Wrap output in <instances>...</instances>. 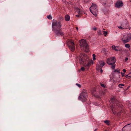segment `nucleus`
Segmentation results:
<instances>
[{"instance_id":"nucleus-6","label":"nucleus","mask_w":131,"mask_h":131,"mask_svg":"<svg viewBox=\"0 0 131 131\" xmlns=\"http://www.w3.org/2000/svg\"><path fill=\"white\" fill-rule=\"evenodd\" d=\"M90 10L92 14L95 16H96L98 10L96 5L93 3L90 8Z\"/></svg>"},{"instance_id":"nucleus-32","label":"nucleus","mask_w":131,"mask_h":131,"mask_svg":"<svg viewBox=\"0 0 131 131\" xmlns=\"http://www.w3.org/2000/svg\"><path fill=\"white\" fill-rule=\"evenodd\" d=\"M128 77H130V75H126V78H128Z\"/></svg>"},{"instance_id":"nucleus-37","label":"nucleus","mask_w":131,"mask_h":131,"mask_svg":"<svg viewBox=\"0 0 131 131\" xmlns=\"http://www.w3.org/2000/svg\"><path fill=\"white\" fill-rule=\"evenodd\" d=\"M97 129H95L94 131H97Z\"/></svg>"},{"instance_id":"nucleus-34","label":"nucleus","mask_w":131,"mask_h":131,"mask_svg":"<svg viewBox=\"0 0 131 131\" xmlns=\"http://www.w3.org/2000/svg\"><path fill=\"white\" fill-rule=\"evenodd\" d=\"M93 30H96L97 28L96 27H95V28H93Z\"/></svg>"},{"instance_id":"nucleus-17","label":"nucleus","mask_w":131,"mask_h":131,"mask_svg":"<svg viewBox=\"0 0 131 131\" xmlns=\"http://www.w3.org/2000/svg\"><path fill=\"white\" fill-rule=\"evenodd\" d=\"M104 122L107 125L110 124V121L108 120H106L104 121Z\"/></svg>"},{"instance_id":"nucleus-26","label":"nucleus","mask_w":131,"mask_h":131,"mask_svg":"<svg viewBox=\"0 0 131 131\" xmlns=\"http://www.w3.org/2000/svg\"><path fill=\"white\" fill-rule=\"evenodd\" d=\"M121 74L122 76L123 77L124 76V73H122V72H121Z\"/></svg>"},{"instance_id":"nucleus-39","label":"nucleus","mask_w":131,"mask_h":131,"mask_svg":"<svg viewBox=\"0 0 131 131\" xmlns=\"http://www.w3.org/2000/svg\"><path fill=\"white\" fill-rule=\"evenodd\" d=\"M130 2H131V0H130Z\"/></svg>"},{"instance_id":"nucleus-18","label":"nucleus","mask_w":131,"mask_h":131,"mask_svg":"<svg viewBox=\"0 0 131 131\" xmlns=\"http://www.w3.org/2000/svg\"><path fill=\"white\" fill-rule=\"evenodd\" d=\"M103 33L105 36H106L107 34V32L106 31H103Z\"/></svg>"},{"instance_id":"nucleus-22","label":"nucleus","mask_w":131,"mask_h":131,"mask_svg":"<svg viewBox=\"0 0 131 131\" xmlns=\"http://www.w3.org/2000/svg\"><path fill=\"white\" fill-rule=\"evenodd\" d=\"M93 59L94 60H95L96 59L95 57L96 56L94 54H93Z\"/></svg>"},{"instance_id":"nucleus-1","label":"nucleus","mask_w":131,"mask_h":131,"mask_svg":"<svg viewBox=\"0 0 131 131\" xmlns=\"http://www.w3.org/2000/svg\"><path fill=\"white\" fill-rule=\"evenodd\" d=\"M110 102L111 103L110 106L111 107V108L113 113L119 115L120 114V112H118L117 107L116 106H118L117 101L114 98H113L110 101Z\"/></svg>"},{"instance_id":"nucleus-7","label":"nucleus","mask_w":131,"mask_h":131,"mask_svg":"<svg viewBox=\"0 0 131 131\" xmlns=\"http://www.w3.org/2000/svg\"><path fill=\"white\" fill-rule=\"evenodd\" d=\"M116 62V60L114 57L108 58L107 61V63L110 65H113Z\"/></svg>"},{"instance_id":"nucleus-36","label":"nucleus","mask_w":131,"mask_h":131,"mask_svg":"<svg viewBox=\"0 0 131 131\" xmlns=\"http://www.w3.org/2000/svg\"><path fill=\"white\" fill-rule=\"evenodd\" d=\"M76 29L78 30V28L77 27H76Z\"/></svg>"},{"instance_id":"nucleus-33","label":"nucleus","mask_w":131,"mask_h":131,"mask_svg":"<svg viewBox=\"0 0 131 131\" xmlns=\"http://www.w3.org/2000/svg\"><path fill=\"white\" fill-rule=\"evenodd\" d=\"M123 70L124 73L126 72V70L124 69H123Z\"/></svg>"},{"instance_id":"nucleus-5","label":"nucleus","mask_w":131,"mask_h":131,"mask_svg":"<svg viewBox=\"0 0 131 131\" xmlns=\"http://www.w3.org/2000/svg\"><path fill=\"white\" fill-rule=\"evenodd\" d=\"M121 40L124 43L129 42L131 39V35L129 34H125L123 35L121 37Z\"/></svg>"},{"instance_id":"nucleus-20","label":"nucleus","mask_w":131,"mask_h":131,"mask_svg":"<svg viewBox=\"0 0 131 131\" xmlns=\"http://www.w3.org/2000/svg\"><path fill=\"white\" fill-rule=\"evenodd\" d=\"M97 33L99 35H101L102 34V31L100 30H99L98 31Z\"/></svg>"},{"instance_id":"nucleus-13","label":"nucleus","mask_w":131,"mask_h":131,"mask_svg":"<svg viewBox=\"0 0 131 131\" xmlns=\"http://www.w3.org/2000/svg\"><path fill=\"white\" fill-rule=\"evenodd\" d=\"M112 48L113 50H115L116 51H120L121 50V48L118 46H116L114 45L113 46H112Z\"/></svg>"},{"instance_id":"nucleus-10","label":"nucleus","mask_w":131,"mask_h":131,"mask_svg":"<svg viewBox=\"0 0 131 131\" xmlns=\"http://www.w3.org/2000/svg\"><path fill=\"white\" fill-rule=\"evenodd\" d=\"M99 65L98 64L96 66L97 69L98 70L101 69V68H102L105 64V63L103 60L99 61Z\"/></svg>"},{"instance_id":"nucleus-14","label":"nucleus","mask_w":131,"mask_h":131,"mask_svg":"<svg viewBox=\"0 0 131 131\" xmlns=\"http://www.w3.org/2000/svg\"><path fill=\"white\" fill-rule=\"evenodd\" d=\"M71 46H69V47L70 50L72 51H73L75 49V47L74 46V43L73 42H72L71 43Z\"/></svg>"},{"instance_id":"nucleus-30","label":"nucleus","mask_w":131,"mask_h":131,"mask_svg":"<svg viewBox=\"0 0 131 131\" xmlns=\"http://www.w3.org/2000/svg\"><path fill=\"white\" fill-rule=\"evenodd\" d=\"M128 58H126L125 59V61H127L128 60Z\"/></svg>"},{"instance_id":"nucleus-19","label":"nucleus","mask_w":131,"mask_h":131,"mask_svg":"<svg viewBox=\"0 0 131 131\" xmlns=\"http://www.w3.org/2000/svg\"><path fill=\"white\" fill-rule=\"evenodd\" d=\"M125 46L127 48H129L130 47V45L128 44H126L125 45Z\"/></svg>"},{"instance_id":"nucleus-2","label":"nucleus","mask_w":131,"mask_h":131,"mask_svg":"<svg viewBox=\"0 0 131 131\" xmlns=\"http://www.w3.org/2000/svg\"><path fill=\"white\" fill-rule=\"evenodd\" d=\"M80 46L82 49L84 50L86 52H88L89 51V47L86 42V41L82 39L80 41Z\"/></svg>"},{"instance_id":"nucleus-23","label":"nucleus","mask_w":131,"mask_h":131,"mask_svg":"<svg viewBox=\"0 0 131 131\" xmlns=\"http://www.w3.org/2000/svg\"><path fill=\"white\" fill-rule=\"evenodd\" d=\"M124 86V85L122 84H120L118 85V87L120 88H122V86Z\"/></svg>"},{"instance_id":"nucleus-8","label":"nucleus","mask_w":131,"mask_h":131,"mask_svg":"<svg viewBox=\"0 0 131 131\" xmlns=\"http://www.w3.org/2000/svg\"><path fill=\"white\" fill-rule=\"evenodd\" d=\"M74 11L75 16L78 17H80V15L83 13V12L82 10H80L78 8H75Z\"/></svg>"},{"instance_id":"nucleus-21","label":"nucleus","mask_w":131,"mask_h":131,"mask_svg":"<svg viewBox=\"0 0 131 131\" xmlns=\"http://www.w3.org/2000/svg\"><path fill=\"white\" fill-rule=\"evenodd\" d=\"M47 17L48 19H51L52 18V17L50 15H48L47 16Z\"/></svg>"},{"instance_id":"nucleus-25","label":"nucleus","mask_w":131,"mask_h":131,"mask_svg":"<svg viewBox=\"0 0 131 131\" xmlns=\"http://www.w3.org/2000/svg\"><path fill=\"white\" fill-rule=\"evenodd\" d=\"M76 85L78 86L79 87V88L80 87H81V85L80 84H79L78 83H76Z\"/></svg>"},{"instance_id":"nucleus-4","label":"nucleus","mask_w":131,"mask_h":131,"mask_svg":"<svg viewBox=\"0 0 131 131\" xmlns=\"http://www.w3.org/2000/svg\"><path fill=\"white\" fill-rule=\"evenodd\" d=\"M61 26L60 22L58 21L54 20H53L52 24L53 30L57 29H61Z\"/></svg>"},{"instance_id":"nucleus-27","label":"nucleus","mask_w":131,"mask_h":131,"mask_svg":"<svg viewBox=\"0 0 131 131\" xmlns=\"http://www.w3.org/2000/svg\"><path fill=\"white\" fill-rule=\"evenodd\" d=\"M112 65V66L111 67L113 69H114L115 68V66H113V65Z\"/></svg>"},{"instance_id":"nucleus-35","label":"nucleus","mask_w":131,"mask_h":131,"mask_svg":"<svg viewBox=\"0 0 131 131\" xmlns=\"http://www.w3.org/2000/svg\"><path fill=\"white\" fill-rule=\"evenodd\" d=\"M102 68H101V69H101V70H100V72L101 73H102V72H103V70H102V69H101Z\"/></svg>"},{"instance_id":"nucleus-29","label":"nucleus","mask_w":131,"mask_h":131,"mask_svg":"<svg viewBox=\"0 0 131 131\" xmlns=\"http://www.w3.org/2000/svg\"><path fill=\"white\" fill-rule=\"evenodd\" d=\"M81 69L82 71H84V68L83 67H82L81 68Z\"/></svg>"},{"instance_id":"nucleus-9","label":"nucleus","mask_w":131,"mask_h":131,"mask_svg":"<svg viewBox=\"0 0 131 131\" xmlns=\"http://www.w3.org/2000/svg\"><path fill=\"white\" fill-rule=\"evenodd\" d=\"M61 29H58L53 30L57 36H60L62 35L63 34V32L61 30Z\"/></svg>"},{"instance_id":"nucleus-16","label":"nucleus","mask_w":131,"mask_h":131,"mask_svg":"<svg viewBox=\"0 0 131 131\" xmlns=\"http://www.w3.org/2000/svg\"><path fill=\"white\" fill-rule=\"evenodd\" d=\"M65 20L67 21H69L70 19V17L68 15H67L65 16Z\"/></svg>"},{"instance_id":"nucleus-11","label":"nucleus","mask_w":131,"mask_h":131,"mask_svg":"<svg viewBox=\"0 0 131 131\" xmlns=\"http://www.w3.org/2000/svg\"><path fill=\"white\" fill-rule=\"evenodd\" d=\"M123 5V3L122 1H118L116 3L115 6L116 7L119 8L122 7Z\"/></svg>"},{"instance_id":"nucleus-28","label":"nucleus","mask_w":131,"mask_h":131,"mask_svg":"<svg viewBox=\"0 0 131 131\" xmlns=\"http://www.w3.org/2000/svg\"><path fill=\"white\" fill-rule=\"evenodd\" d=\"M114 71L115 72H118L119 73H120L119 71V70H115Z\"/></svg>"},{"instance_id":"nucleus-3","label":"nucleus","mask_w":131,"mask_h":131,"mask_svg":"<svg viewBox=\"0 0 131 131\" xmlns=\"http://www.w3.org/2000/svg\"><path fill=\"white\" fill-rule=\"evenodd\" d=\"M88 97L87 91L85 90H83L81 93L80 95L78 97L79 99L82 102H85Z\"/></svg>"},{"instance_id":"nucleus-31","label":"nucleus","mask_w":131,"mask_h":131,"mask_svg":"<svg viewBox=\"0 0 131 131\" xmlns=\"http://www.w3.org/2000/svg\"><path fill=\"white\" fill-rule=\"evenodd\" d=\"M118 28H119L120 29H123V28L121 27V26H118Z\"/></svg>"},{"instance_id":"nucleus-15","label":"nucleus","mask_w":131,"mask_h":131,"mask_svg":"<svg viewBox=\"0 0 131 131\" xmlns=\"http://www.w3.org/2000/svg\"><path fill=\"white\" fill-rule=\"evenodd\" d=\"M93 63V62L92 60H91L89 61L87 63H85L84 64V66L85 67H89L90 66L91 64L92 63Z\"/></svg>"},{"instance_id":"nucleus-38","label":"nucleus","mask_w":131,"mask_h":131,"mask_svg":"<svg viewBox=\"0 0 131 131\" xmlns=\"http://www.w3.org/2000/svg\"><path fill=\"white\" fill-rule=\"evenodd\" d=\"M104 94V93H102V94H101V95H103Z\"/></svg>"},{"instance_id":"nucleus-24","label":"nucleus","mask_w":131,"mask_h":131,"mask_svg":"<svg viewBox=\"0 0 131 131\" xmlns=\"http://www.w3.org/2000/svg\"><path fill=\"white\" fill-rule=\"evenodd\" d=\"M101 86L103 88H105L106 86V85H104V84H102L101 83Z\"/></svg>"},{"instance_id":"nucleus-40","label":"nucleus","mask_w":131,"mask_h":131,"mask_svg":"<svg viewBox=\"0 0 131 131\" xmlns=\"http://www.w3.org/2000/svg\"><path fill=\"white\" fill-rule=\"evenodd\" d=\"M131 77V75H130Z\"/></svg>"},{"instance_id":"nucleus-12","label":"nucleus","mask_w":131,"mask_h":131,"mask_svg":"<svg viewBox=\"0 0 131 131\" xmlns=\"http://www.w3.org/2000/svg\"><path fill=\"white\" fill-rule=\"evenodd\" d=\"M85 55H83L82 54H80L79 56V60L81 63H82L83 62L85 61L84 60Z\"/></svg>"}]
</instances>
